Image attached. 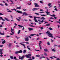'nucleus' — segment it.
I'll return each instance as SVG.
<instances>
[{"instance_id": "nucleus-18", "label": "nucleus", "mask_w": 60, "mask_h": 60, "mask_svg": "<svg viewBox=\"0 0 60 60\" xmlns=\"http://www.w3.org/2000/svg\"><path fill=\"white\" fill-rule=\"evenodd\" d=\"M8 45L9 47H11V43H9L8 44Z\"/></svg>"}, {"instance_id": "nucleus-12", "label": "nucleus", "mask_w": 60, "mask_h": 60, "mask_svg": "<svg viewBox=\"0 0 60 60\" xmlns=\"http://www.w3.org/2000/svg\"><path fill=\"white\" fill-rule=\"evenodd\" d=\"M3 50V49H0V54H3V52H2Z\"/></svg>"}, {"instance_id": "nucleus-8", "label": "nucleus", "mask_w": 60, "mask_h": 60, "mask_svg": "<svg viewBox=\"0 0 60 60\" xmlns=\"http://www.w3.org/2000/svg\"><path fill=\"white\" fill-rule=\"evenodd\" d=\"M11 32L12 33V34H14V32H13V31H14V29H12V28H11Z\"/></svg>"}, {"instance_id": "nucleus-30", "label": "nucleus", "mask_w": 60, "mask_h": 60, "mask_svg": "<svg viewBox=\"0 0 60 60\" xmlns=\"http://www.w3.org/2000/svg\"><path fill=\"white\" fill-rule=\"evenodd\" d=\"M34 18H37V19H40V17H36V16H34Z\"/></svg>"}, {"instance_id": "nucleus-9", "label": "nucleus", "mask_w": 60, "mask_h": 60, "mask_svg": "<svg viewBox=\"0 0 60 60\" xmlns=\"http://www.w3.org/2000/svg\"><path fill=\"white\" fill-rule=\"evenodd\" d=\"M26 57H27V58H31V57H29V55H26Z\"/></svg>"}, {"instance_id": "nucleus-62", "label": "nucleus", "mask_w": 60, "mask_h": 60, "mask_svg": "<svg viewBox=\"0 0 60 60\" xmlns=\"http://www.w3.org/2000/svg\"><path fill=\"white\" fill-rule=\"evenodd\" d=\"M56 60H60V59L59 58H57L56 59Z\"/></svg>"}, {"instance_id": "nucleus-49", "label": "nucleus", "mask_w": 60, "mask_h": 60, "mask_svg": "<svg viewBox=\"0 0 60 60\" xmlns=\"http://www.w3.org/2000/svg\"><path fill=\"white\" fill-rule=\"evenodd\" d=\"M25 43H26V44H29V42H25Z\"/></svg>"}, {"instance_id": "nucleus-51", "label": "nucleus", "mask_w": 60, "mask_h": 60, "mask_svg": "<svg viewBox=\"0 0 60 60\" xmlns=\"http://www.w3.org/2000/svg\"><path fill=\"white\" fill-rule=\"evenodd\" d=\"M30 18H32L33 17L32 16H28Z\"/></svg>"}, {"instance_id": "nucleus-57", "label": "nucleus", "mask_w": 60, "mask_h": 60, "mask_svg": "<svg viewBox=\"0 0 60 60\" xmlns=\"http://www.w3.org/2000/svg\"><path fill=\"white\" fill-rule=\"evenodd\" d=\"M24 21H28V20L26 19H25L24 20Z\"/></svg>"}, {"instance_id": "nucleus-24", "label": "nucleus", "mask_w": 60, "mask_h": 60, "mask_svg": "<svg viewBox=\"0 0 60 60\" xmlns=\"http://www.w3.org/2000/svg\"><path fill=\"white\" fill-rule=\"evenodd\" d=\"M0 34H1V35H4V33H2L1 32H0Z\"/></svg>"}, {"instance_id": "nucleus-7", "label": "nucleus", "mask_w": 60, "mask_h": 60, "mask_svg": "<svg viewBox=\"0 0 60 60\" xmlns=\"http://www.w3.org/2000/svg\"><path fill=\"white\" fill-rule=\"evenodd\" d=\"M7 10L8 11L7 12H12L10 10V9L8 8L7 9Z\"/></svg>"}, {"instance_id": "nucleus-4", "label": "nucleus", "mask_w": 60, "mask_h": 60, "mask_svg": "<svg viewBox=\"0 0 60 60\" xmlns=\"http://www.w3.org/2000/svg\"><path fill=\"white\" fill-rule=\"evenodd\" d=\"M34 4L36 7H40V6H39V5H38L37 4L35 3Z\"/></svg>"}, {"instance_id": "nucleus-50", "label": "nucleus", "mask_w": 60, "mask_h": 60, "mask_svg": "<svg viewBox=\"0 0 60 60\" xmlns=\"http://www.w3.org/2000/svg\"><path fill=\"white\" fill-rule=\"evenodd\" d=\"M10 1L12 3H13V0H10Z\"/></svg>"}, {"instance_id": "nucleus-36", "label": "nucleus", "mask_w": 60, "mask_h": 60, "mask_svg": "<svg viewBox=\"0 0 60 60\" xmlns=\"http://www.w3.org/2000/svg\"><path fill=\"white\" fill-rule=\"evenodd\" d=\"M48 5L49 6H50L51 5V3H49Z\"/></svg>"}, {"instance_id": "nucleus-16", "label": "nucleus", "mask_w": 60, "mask_h": 60, "mask_svg": "<svg viewBox=\"0 0 60 60\" xmlns=\"http://www.w3.org/2000/svg\"><path fill=\"white\" fill-rule=\"evenodd\" d=\"M1 19H2V20L3 21H5V20L4 19H3V18H2V17H0V20H1Z\"/></svg>"}, {"instance_id": "nucleus-45", "label": "nucleus", "mask_w": 60, "mask_h": 60, "mask_svg": "<svg viewBox=\"0 0 60 60\" xmlns=\"http://www.w3.org/2000/svg\"><path fill=\"white\" fill-rule=\"evenodd\" d=\"M11 37V36H8V35H7L6 36V37L7 38H8V37Z\"/></svg>"}, {"instance_id": "nucleus-26", "label": "nucleus", "mask_w": 60, "mask_h": 60, "mask_svg": "<svg viewBox=\"0 0 60 60\" xmlns=\"http://www.w3.org/2000/svg\"><path fill=\"white\" fill-rule=\"evenodd\" d=\"M6 41L5 40H4L2 42V44H4L5 43Z\"/></svg>"}, {"instance_id": "nucleus-20", "label": "nucleus", "mask_w": 60, "mask_h": 60, "mask_svg": "<svg viewBox=\"0 0 60 60\" xmlns=\"http://www.w3.org/2000/svg\"><path fill=\"white\" fill-rule=\"evenodd\" d=\"M4 19H5L6 20H7V21H10V20L8 19H7V18H4Z\"/></svg>"}, {"instance_id": "nucleus-53", "label": "nucleus", "mask_w": 60, "mask_h": 60, "mask_svg": "<svg viewBox=\"0 0 60 60\" xmlns=\"http://www.w3.org/2000/svg\"><path fill=\"white\" fill-rule=\"evenodd\" d=\"M10 58H11L12 59H13V56H10Z\"/></svg>"}, {"instance_id": "nucleus-46", "label": "nucleus", "mask_w": 60, "mask_h": 60, "mask_svg": "<svg viewBox=\"0 0 60 60\" xmlns=\"http://www.w3.org/2000/svg\"><path fill=\"white\" fill-rule=\"evenodd\" d=\"M45 58V57L44 56L41 57L40 58V59H41V58Z\"/></svg>"}, {"instance_id": "nucleus-32", "label": "nucleus", "mask_w": 60, "mask_h": 60, "mask_svg": "<svg viewBox=\"0 0 60 60\" xmlns=\"http://www.w3.org/2000/svg\"><path fill=\"white\" fill-rule=\"evenodd\" d=\"M14 59L15 60H18V59H17V58H16V57L15 56L14 57Z\"/></svg>"}, {"instance_id": "nucleus-21", "label": "nucleus", "mask_w": 60, "mask_h": 60, "mask_svg": "<svg viewBox=\"0 0 60 60\" xmlns=\"http://www.w3.org/2000/svg\"><path fill=\"white\" fill-rule=\"evenodd\" d=\"M29 47H30V46L29 45L27 46V48H28V49H29V50H31V49H30V48Z\"/></svg>"}, {"instance_id": "nucleus-59", "label": "nucleus", "mask_w": 60, "mask_h": 60, "mask_svg": "<svg viewBox=\"0 0 60 60\" xmlns=\"http://www.w3.org/2000/svg\"><path fill=\"white\" fill-rule=\"evenodd\" d=\"M43 28H43V27H42L41 28V30H42Z\"/></svg>"}, {"instance_id": "nucleus-27", "label": "nucleus", "mask_w": 60, "mask_h": 60, "mask_svg": "<svg viewBox=\"0 0 60 60\" xmlns=\"http://www.w3.org/2000/svg\"><path fill=\"white\" fill-rule=\"evenodd\" d=\"M21 9V7H17L16 8V9Z\"/></svg>"}, {"instance_id": "nucleus-15", "label": "nucleus", "mask_w": 60, "mask_h": 60, "mask_svg": "<svg viewBox=\"0 0 60 60\" xmlns=\"http://www.w3.org/2000/svg\"><path fill=\"white\" fill-rule=\"evenodd\" d=\"M28 29L29 30V31H31V30H33L34 29L32 28H30L29 27L28 28Z\"/></svg>"}, {"instance_id": "nucleus-38", "label": "nucleus", "mask_w": 60, "mask_h": 60, "mask_svg": "<svg viewBox=\"0 0 60 60\" xmlns=\"http://www.w3.org/2000/svg\"><path fill=\"white\" fill-rule=\"evenodd\" d=\"M44 55H45V56H47V55H48L47 54V53H46V52H45V53H44Z\"/></svg>"}, {"instance_id": "nucleus-54", "label": "nucleus", "mask_w": 60, "mask_h": 60, "mask_svg": "<svg viewBox=\"0 0 60 60\" xmlns=\"http://www.w3.org/2000/svg\"><path fill=\"white\" fill-rule=\"evenodd\" d=\"M5 5H6V6H8V4L7 3L5 4Z\"/></svg>"}, {"instance_id": "nucleus-44", "label": "nucleus", "mask_w": 60, "mask_h": 60, "mask_svg": "<svg viewBox=\"0 0 60 60\" xmlns=\"http://www.w3.org/2000/svg\"><path fill=\"white\" fill-rule=\"evenodd\" d=\"M50 25V24H47L46 25V26H49V25Z\"/></svg>"}, {"instance_id": "nucleus-52", "label": "nucleus", "mask_w": 60, "mask_h": 60, "mask_svg": "<svg viewBox=\"0 0 60 60\" xmlns=\"http://www.w3.org/2000/svg\"><path fill=\"white\" fill-rule=\"evenodd\" d=\"M53 56L50 57V58H51V59H54V58H53Z\"/></svg>"}, {"instance_id": "nucleus-55", "label": "nucleus", "mask_w": 60, "mask_h": 60, "mask_svg": "<svg viewBox=\"0 0 60 60\" xmlns=\"http://www.w3.org/2000/svg\"><path fill=\"white\" fill-rule=\"evenodd\" d=\"M32 58L33 59H34V56H32Z\"/></svg>"}, {"instance_id": "nucleus-19", "label": "nucleus", "mask_w": 60, "mask_h": 60, "mask_svg": "<svg viewBox=\"0 0 60 60\" xmlns=\"http://www.w3.org/2000/svg\"><path fill=\"white\" fill-rule=\"evenodd\" d=\"M39 47H40V49H41V45H40V42H39Z\"/></svg>"}, {"instance_id": "nucleus-28", "label": "nucleus", "mask_w": 60, "mask_h": 60, "mask_svg": "<svg viewBox=\"0 0 60 60\" xmlns=\"http://www.w3.org/2000/svg\"><path fill=\"white\" fill-rule=\"evenodd\" d=\"M52 51L53 52H55L56 51V50L55 49H52Z\"/></svg>"}, {"instance_id": "nucleus-41", "label": "nucleus", "mask_w": 60, "mask_h": 60, "mask_svg": "<svg viewBox=\"0 0 60 60\" xmlns=\"http://www.w3.org/2000/svg\"><path fill=\"white\" fill-rule=\"evenodd\" d=\"M40 2L41 4H43V2L41 0L40 1Z\"/></svg>"}, {"instance_id": "nucleus-23", "label": "nucleus", "mask_w": 60, "mask_h": 60, "mask_svg": "<svg viewBox=\"0 0 60 60\" xmlns=\"http://www.w3.org/2000/svg\"><path fill=\"white\" fill-rule=\"evenodd\" d=\"M18 26H19V28H20L21 27V28H22V27H23V26H21L20 25H18Z\"/></svg>"}, {"instance_id": "nucleus-37", "label": "nucleus", "mask_w": 60, "mask_h": 60, "mask_svg": "<svg viewBox=\"0 0 60 60\" xmlns=\"http://www.w3.org/2000/svg\"><path fill=\"white\" fill-rule=\"evenodd\" d=\"M11 10H14V11H17V9H16L15 8H14L11 9Z\"/></svg>"}, {"instance_id": "nucleus-58", "label": "nucleus", "mask_w": 60, "mask_h": 60, "mask_svg": "<svg viewBox=\"0 0 60 60\" xmlns=\"http://www.w3.org/2000/svg\"><path fill=\"white\" fill-rule=\"evenodd\" d=\"M28 55H29V57H30V56H31V54H29Z\"/></svg>"}, {"instance_id": "nucleus-25", "label": "nucleus", "mask_w": 60, "mask_h": 60, "mask_svg": "<svg viewBox=\"0 0 60 60\" xmlns=\"http://www.w3.org/2000/svg\"><path fill=\"white\" fill-rule=\"evenodd\" d=\"M36 35V34H30V36H34V35Z\"/></svg>"}, {"instance_id": "nucleus-47", "label": "nucleus", "mask_w": 60, "mask_h": 60, "mask_svg": "<svg viewBox=\"0 0 60 60\" xmlns=\"http://www.w3.org/2000/svg\"><path fill=\"white\" fill-rule=\"evenodd\" d=\"M55 11H58L57 9L56 8H55V9H54Z\"/></svg>"}, {"instance_id": "nucleus-29", "label": "nucleus", "mask_w": 60, "mask_h": 60, "mask_svg": "<svg viewBox=\"0 0 60 60\" xmlns=\"http://www.w3.org/2000/svg\"><path fill=\"white\" fill-rule=\"evenodd\" d=\"M26 50H23V53H24V54H25L26 53Z\"/></svg>"}, {"instance_id": "nucleus-43", "label": "nucleus", "mask_w": 60, "mask_h": 60, "mask_svg": "<svg viewBox=\"0 0 60 60\" xmlns=\"http://www.w3.org/2000/svg\"><path fill=\"white\" fill-rule=\"evenodd\" d=\"M0 5H1V6H4L3 4H0Z\"/></svg>"}, {"instance_id": "nucleus-2", "label": "nucleus", "mask_w": 60, "mask_h": 60, "mask_svg": "<svg viewBox=\"0 0 60 60\" xmlns=\"http://www.w3.org/2000/svg\"><path fill=\"white\" fill-rule=\"evenodd\" d=\"M22 51L21 50H20L19 51H18L15 52V54H18V53H22Z\"/></svg>"}, {"instance_id": "nucleus-40", "label": "nucleus", "mask_w": 60, "mask_h": 60, "mask_svg": "<svg viewBox=\"0 0 60 60\" xmlns=\"http://www.w3.org/2000/svg\"><path fill=\"white\" fill-rule=\"evenodd\" d=\"M35 14H36V15H38V16H39V15H40V14H39L38 13H35Z\"/></svg>"}, {"instance_id": "nucleus-14", "label": "nucleus", "mask_w": 60, "mask_h": 60, "mask_svg": "<svg viewBox=\"0 0 60 60\" xmlns=\"http://www.w3.org/2000/svg\"><path fill=\"white\" fill-rule=\"evenodd\" d=\"M38 9H39V8H33V11H35V10H38Z\"/></svg>"}, {"instance_id": "nucleus-61", "label": "nucleus", "mask_w": 60, "mask_h": 60, "mask_svg": "<svg viewBox=\"0 0 60 60\" xmlns=\"http://www.w3.org/2000/svg\"><path fill=\"white\" fill-rule=\"evenodd\" d=\"M16 19L18 20V21H20V20L19 19H18V18H16Z\"/></svg>"}, {"instance_id": "nucleus-11", "label": "nucleus", "mask_w": 60, "mask_h": 60, "mask_svg": "<svg viewBox=\"0 0 60 60\" xmlns=\"http://www.w3.org/2000/svg\"><path fill=\"white\" fill-rule=\"evenodd\" d=\"M34 20L35 22H37V23H38V21L37 20V19H36L35 18H34Z\"/></svg>"}, {"instance_id": "nucleus-35", "label": "nucleus", "mask_w": 60, "mask_h": 60, "mask_svg": "<svg viewBox=\"0 0 60 60\" xmlns=\"http://www.w3.org/2000/svg\"><path fill=\"white\" fill-rule=\"evenodd\" d=\"M41 15L42 17H44L45 16H46L45 15Z\"/></svg>"}, {"instance_id": "nucleus-48", "label": "nucleus", "mask_w": 60, "mask_h": 60, "mask_svg": "<svg viewBox=\"0 0 60 60\" xmlns=\"http://www.w3.org/2000/svg\"><path fill=\"white\" fill-rule=\"evenodd\" d=\"M49 30H53L52 28H49Z\"/></svg>"}, {"instance_id": "nucleus-10", "label": "nucleus", "mask_w": 60, "mask_h": 60, "mask_svg": "<svg viewBox=\"0 0 60 60\" xmlns=\"http://www.w3.org/2000/svg\"><path fill=\"white\" fill-rule=\"evenodd\" d=\"M16 12H18V13H21V14L22 13V11H19L17 10L16 11Z\"/></svg>"}, {"instance_id": "nucleus-31", "label": "nucleus", "mask_w": 60, "mask_h": 60, "mask_svg": "<svg viewBox=\"0 0 60 60\" xmlns=\"http://www.w3.org/2000/svg\"><path fill=\"white\" fill-rule=\"evenodd\" d=\"M20 33V30H19L18 31L17 33L18 34H19Z\"/></svg>"}, {"instance_id": "nucleus-5", "label": "nucleus", "mask_w": 60, "mask_h": 60, "mask_svg": "<svg viewBox=\"0 0 60 60\" xmlns=\"http://www.w3.org/2000/svg\"><path fill=\"white\" fill-rule=\"evenodd\" d=\"M24 56H23L22 57L19 56V59H21V60H23L24 59Z\"/></svg>"}, {"instance_id": "nucleus-6", "label": "nucleus", "mask_w": 60, "mask_h": 60, "mask_svg": "<svg viewBox=\"0 0 60 60\" xmlns=\"http://www.w3.org/2000/svg\"><path fill=\"white\" fill-rule=\"evenodd\" d=\"M25 41H29V39H28V37H26V38H25Z\"/></svg>"}, {"instance_id": "nucleus-13", "label": "nucleus", "mask_w": 60, "mask_h": 60, "mask_svg": "<svg viewBox=\"0 0 60 60\" xmlns=\"http://www.w3.org/2000/svg\"><path fill=\"white\" fill-rule=\"evenodd\" d=\"M46 19L43 17H42L40 19L41 20H45Z\"/></svg>"}, {"instance_id": "nucleus-33", "label": "nucleus", "mask_w": 60, "mask_h": 60, "mask_svg": "<svg viewBox=\"0 0 60 60\" xmlns=\"http://www.w3.org/2000/svg\"><path fill=\"white\" fill-rule=\"evenodd\" d=\"M40 55H36V57H40Z\"/></svg>"}, {"instance_id": "nucleus-56", "label": "nucleus", "mask_w": 60, "mask_h": 60, "mask_svg": "<svg viewBox=\"0 0 60 60\" xmlns=\"http://www.w3.org/2000/svg\"><path fill=\"white\" fill-rule=\"evenodd\" d=\"M44 22V20H42V21H40V22L41 23H43V22Z\"/></svg>"}, {"instance_id": "nucleus-63", "label": "nucleus", "mask_w": 60, "mask_h": 60, "mask_svg": "<svg viewBox=\"0 0 60 60\" xmlns=\"http://www.w3.org/2000/svg\"><path fill=\"white\" fill-rule=\"evenodd\" d=\"M23 10L24 11H27V10H26V9H23Z\"/></svg>"}, {"instance_id": "nucleus-64", "label": "nucleus", "mask_w": 60, "mask_h": 60, "mask_svg": "<svg viewBox=\"0 0 60 60\" xmlns=\"http://www.w3.org/2000/svg\"><path fill=\"white\" fill-rule=\"evenodd\" d=\"M3 14L0 13V15H3Z\"/></svg>"}, {"instance_id": "nucleus-39", "label": "nucleus", "mask_w": 60, "mask_h": 60, "mask_svg": "<svg viewBox=\"0 0 60 60\" xmlns=\"http://www.w3.org/2000/svg\"><path fill=\"white\" fill-rule=\"evenodd\" d=\"M50 11L48 12V13H47V15H50L49 14V13H50Z\"/></svg>"}, {"instance_id": "nucleus-22", "label": "nucleus", "mask_w": 60, "mask_h": 60, "mask_svg": "<svg viewBox=\"0 0 60 60\" xmlns=\"http://www.w3.org/2000/svg\"><path fill=\"white\" fill-rule=\"evenodd\" d=\"M20 44H21V45H22L24 46V47H25V46H26V45H25V44H22V43H20Z\"/></svg>"}, {"instance_id": "nucleus-34", "label": "nucleus", "mask_w": 60, "mask_h": 60, "mask_svg": "<svg viewBox=\"0 0 60 60\" xmlns=\"http://www.w3.org/2000/svg\"><path fill=\"white\" fill-rule=\"evenodd\" d=\"M44 50L45 51V52H47L48 51V49H44Z\"/></svg>"}, {"instance_id": "nucleus-42", "label": "nucleus", "mask_w": 60, "mask_h": 60, "mask_svg": "<svg viewBox=\"0 0 60 60\" xmlns=\"http://www.w3.org/2000/svg\"><path fill=\"white\" fill-rule=\"evenodd\" d=\"M30 26H31V27H35V26H33L32 25H30Z\"/></svg>"}, {"instance_id": "nucleus-60", "label": "nucleus", "mask_w": 60, "mask_h": 60, "mask_svg": "<svg viewBox=\"0 0 60 60\" xmlns=\"http://www.w3.org/2000/svg\"><path fill=\"white\" fill-rule=\"evenodd\" d=\"M47 44L49 45H50V43L48 42L47 43Z\"/></svg>"}, {"instance_id": "nucleus-17", "label": "nucleus", "mask_w": 60, "mask_h": 60, "mask_svg": "<svg viewBox=\"0 0 60 60\" xmlns=\"http://www.w3.org/2000/svg\"><path fill=\"white\" fill-rule=\"evenodd\" d=\"M50 16H51V17H56V15H50Z\"/></svg>"}, {"instance_id": "nucleus-1", "label": "nucleus", "mask_w": 60, "mask_h": 60, "mask_svg": "<svg viewBox=\"0 0 60 60\" xmlns=\"http://www.w3.org/2000/svg\"><path fill=\"white\" fill-rule=\"evenodd\" d=\"M46 33L47 34V35L48 36H49V37H51L52 38H53V34L50 33L49 31H47L46 32Z\"/></svg>"}, {"instance_id": "nucleus-3", "label": "nucleus", "mask_w": 60, "mask_h": 60, "mask_svg": "<svg viewBox=\"0 0 60 60\" xmlns=\"http://www.w3.org/2000/svg\"><path fill=\"white\" fill-rule=\"evenodd\" d=\"M22 14H23L22 15V16H26V15H28V14H27V13L26 12H24L22 13Z\"/></svg>"}]
</instances>
